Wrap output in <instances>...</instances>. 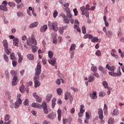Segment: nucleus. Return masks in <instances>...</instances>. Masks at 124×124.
Instances as JSON below:
<instances>
[{"label": "nucleus", "mask_w": 124, "mask_h": 124, "mask_svg": "<svg viewBox=\"0 0 124 124\" xmlns=\"http://www.w3.org/2000/svg\"><path fill=\"white\" fill-rule=\"evenodd\" d=\"M76 49V45L75 44H73L71 46L70 50L72 51H73Z\"/></svg>", "instance_id": "obj_30"}, {"label": "nucleus", "mask_w": 124, "mask_h": 124, "mask_svg": "<svg viewBox=\"0 0 124 124\" xmlns=\"http://www.w3.org/2000/svg\"><path fill=\"white\" fill-rule=\"evenodd\" d=\"M3 57H4V60L6 62H8L9 61V59H8V56H7V55L6 54H3Z\"/></svg>", "instance_id": "obj_34"}, {"label": "nucleus", "mask_w": 124, "mask_h": 124, "mask_svg": "<svg viewBox=\"0 0 124 124\" xmlns=\"http://www.w3.org/2000/svg\"><path fill=\"white\" fill-rule=\"evenodd\" d=\"M106 35L107 37H111V36L113 35V32L110 31V30H108L106 32Z\"/></svg>", "instance_id": "obj_21"}, {"label": "nucleus", "mask_w": 124, "mask_h": 124, "mask_svg": "<svg viewBox=\"0 0 124 124\" xmlns=\"http://www.w3.org/2000/svg\"><path fill=\"white\" fill-rule=\"evenodd\" d=\"M103 86H104L105 89H109V87L108 86V83L106 81H104L102 82Z\"/></svg>", "instance_id": "obj_26"}, {"label": "nucleus", "mask_w": 124, "mask_h": 124, "mask_svg": "<svg viewBox=\"0 0 124 124\" xmlns=\"http://www.w3.org/2000/svg\"><path fill=\"white\" fill-rule=\"evenodd\" d=\"M95 55L98 57L101 56V51H100L99 50H97V51L95 52Z\"/></svg>", "instance_id": "obj_43"}, {"label": "nucleus", "mask_w": 124, "mask_h": 124, "mask_svg": "<svg viewBox=\"0 0 124 124\" xmlns=\"http://www.w3.org/2000/svg\"><path fill=\"white\" fill-rule=\"evenodd\" d=\"M48 26L49 29H50L51 30H53L54 31H58V23L56 22H51V21L48 22Z\"/></svg>", "instance_id": "obj_3"}, {"label": "nucleus", "mask_w": 124, "mask_h": 124, "mask_svg": "<svg viewBox=\"0 0 124 124\" xmlns=\"http://www.w3.org/2000/svg\"><path fill=\"white\" fill-rule=\"evenodd\" d=\"M114 123V119L113 118H109L108 121V123L109 124H112Z\"/></svg>", "instance_id": "obj_47"}, {"label": "nucleus", "mask_w": 124, "mask_h": 124, "mask_svg": "<svg viewBox=\"0 0 124 124\" xmlns=\"http://www.w3.org/2000/svg\"><path fill=\"white\" fill-rule=\"evenodd\" d=\"M0 10H3V11H7L8 9L6 7V6L1 5L0 6Z\"/></svg>", "instance_id": "obj_27"}, {"label": "nucleus", "mask_w": 124, "mask_h": 124, "mask_svg": "<svg viewBox=\"0 0 124 124\" xmlns=\"http://www.w3.org/2000/svg\"><path fill=\"white\" fill-rule=\"evenodd\" d=\"M106 67L110 71H112V72H114L116 70V67L115 66H110L108 64L106 65Z\"/></svg>", "instance_id": "obj_12"}, {"label": "nucleus", "mask_w": 124, "mask_h": 124, "mask_svg": "<svg viewBox=\"0 0 124 124\" xmlns=\"http://www.w3.org/2000/svg\"><path fill=\"white\" fill-rule=\"evenodd\" d=\"M31 106L33 108H42V105L37 103H33L31 104Z\"/></svg>", "instance_id": "obj_13"}, {"label": "nucleus", "mask_w": 124, "mask_h": 124, "mask_svg": "<svg viewBox=\"0 0 124 124\" xmlns=\"http://www.w3.org/2000/svg\"><path fill=\"white\" fill-rule=\"evenodd\" d=\"M10 74H11V75H15V76L17 75V73L16 72V71H14V70L11 71Z\"/></svg>", "instance_id": "obj_48"}, {"label": "nucleus", "mask_w": 124, "mask_h": 124, "mask_svg": "<svg viewBox=\"0 0 124 124\" xmlns=\"http://www.w3.org/2000/svg\"><path fill=\"white\" fill-rule=\"evenodd\" d=\"M31 85H32V81H29L27 83V86L28 87L31 86Z\"/></svg>", "instance_id": "obj_63"}, {"label": "nucleus", "mask_w": 124, "mask_h": 124, "mask_svg": "<svg viewBox=\"0 0 124 124\" xmlns=\"http://www.w3.org/2000/svg\"><path fill=\"white\" fill-rule=\"evenodd\" d=\"M51 59H48L47 61L51 65H55L56 64V62H57V60L55 58H51Z\"/></svg>", "instance_id": "obj_10"}, {"label": "nucleus", "mask_w": 124, "mask_h": 124, "mask_svg": "<svg viewBox=\"0 0 124 124\" xmlns=\"http://www.w3.org/2000/svg\"><path fill=\"white\" fill-rule=\"evenodd\" d=\"M91 42H93V43L98 42V38L96 37H93V38L91 39Z\"/></svg>", "instance_id": "obj_31"}, {"label": "nucleus", "mask_w": 124, "mask_h": 124, "mask_svg": "<svg viewBox=\"0 0 124 124\" xmlns=\"http://www.w3.org/2000/svg\"><path fill=\"white\" fill-rule=\"evenodd\" d=\"M74 13L75 16H77L78 15V11H77V9L75 8L73 9Z\"/></svg>", "instance_id": "obj_49"}, {"label": "nucleus", "mask_w": 124, "mask_h": 124, "mask_svg": "<svg viewBox=\"0 0 124 124\" xmlns=\"http://www.w3.org/2000/svg\"><path fill=\"white\" fill-rule=\"evenodd\" d=\"M17 80H18V78H17L16 76H14L12 82L13 86H16V85H17Z\"/></svg>", "instance_id": "obj_15"}, {"label": "nucleus", "mask_w": 124, "mask_h": 124, "mask_svg": "<svg viewBox=\"0 0 124 124\" xmlns=\"http://www.w3.org/2000/svg\"><path fill=\"white\" fill-rule=\"evenodd\" d=\"M118 115H119V111H118V109H114L113 111L112 116H118Z\"/></svg>", "instance_id": "obj_33"}, {"label": "nucleus", "mask_w": 124, "mask_h": 124, "mask_svg": "<svg viewBox=\"0 0 124 124\" xmlns=\"http://www.w3.org/2000/svg\"><path fill=\"white\" fill-rule=\"evenodd\" d=\"M52 39H53V42L52 43L53 44H57V34H54L52 36Z\"/></svg>", "instance_id": "obj_16"}, {"label": "nucleus", "mask_w": 124, "mask_h": 124, "mask_svg": "<svg viewBox=\"0 0 124 124\" xmlns=\"http://www.w3.org/2000/svg\"><path fill=\"white\" fill-rule=\"evenodd\" d=\"M47 29H48L47 25H45L41 28L40 31L42 32H45V31H47Z\"/></svg>", "instance_id": "obj_17"}, {"label": "nucleus", "mask_w": 124, "mask_h": 124, "mask_svg": "<svg viewBox=\"0 0 124 124\" xmlns=\"http://www.w3.org/2000/svg\"><path fill=\"white\" fill-rule=\"evenodd\" d=\"M86 10H90V4H87L85 7Z\"/></svg>", "instance_id": "obj_61"}, {"label": "nucleus", "mask_w": 124, "mask_h": 124, "mask_svg": "<svg viewBox=\"0 0 124 124\" xmlns=\"http://www.w3.org/2000/svg\"><path fill=\"white\" fill-rule=\"evenodd\" d=\"M48 58L49 59H53V56L54 55V53H53V51H48Z\"/></svg>", "instance_id": "obj_35"}, {"label": "nucleus", "mask_w": 124, "mask_h": 124, "mask_svg": "<svg viewBox=\"0 0 124 124\" xmlns=\"http://www.w3.org/2000/svg\"><path fill=\"white\" fill-rule=\"evenodd\" d=\"M66 15L63 13H62L61 15L62 17L63 18V22L66 23V24H68V23H69V19H68L67 18H69V19H71V18H72V15L70 13V10L69 9H66Z\"/></svg>", "instance_id": "obj_2"}, {"label": "nucleus", "mask_w": 124, "mask_h": 124, "mask_svg": "<svg viewBox=\"0 0 124 124\" xmlns=\"http://www.w3.org/2000/svg\"><path fill=\"white\" fill-rule=\"evenodd\" d=\"M10 59L12 60L13 61H16L17 60V58H16V57H15V54H14V53L12 52L11 53Z\"/></svg>", "instance_id": "obj_24"}, {"label": "nucleus", "mask_w": 124, "mask_h": 124, "mask_svg": "<svg viewBox=\"0 0 124 124\" xmlns=\"http://www.w3.org/2000/svg\"><path fill=\"white\" fill-rule=\"evenodd\" d=\"M65 100H67L68 98L70 99L71 100H73V98H72V96L71 95V93H68L66 92L65 93Z\"/></svg>", "instance_id": "obj_8"}, {"label": "nucleus", "mask_w": 124, "mask_h": 124, "mask_svg": "<svg viewBox=\"0 0 124 124\" xmlns=\"http://www.w3.org/2000/svg\"><path fill=\"white\" fill-rule=\"evenodd\" d=\"M59 31L60 33H61V34H62V33H63V30L62 28H60L59 29Z\"/></svg>", "instance_id": "obj_55"}, {"label": "nucleus", "mask_w": 124, "mask_h": 124, "mask_svg": "<svg viewBox=\"0 0 124 124\" xmlns=\"http://www.w3.org/2000/svg\"><path fill=\"white\" fill-rule=\"evenodd\" d=\"M42 107L43 108L44 113H45V114H47L48 113H49L48 108H47V104H46V102H43L42 104Z\"/></svg>", "instance_id": "obj_7"}, {"label": "nucleus", "mask_w": 124, "mask_h": 124, "mask_svg": "<svg viewBox=\"0 0 124 124\" xmlns=\"http://www.w3.org/2000/svg\"><path fill=\"white\" fill-rule=\"evenodd\" d=\"M56 84L57 85H61V79H60V78L56 80Z\"/></svg>", "instance_id": "obj_59"}, {"label": "nucleus", "mask_w": 124, "mask_h": 124, "mask_svg": "<svg viewBox=\"0 0 124 124\" xmlns=\"http://www.w3.org/2000/svg\"><path fill=\"white\" fill-rule=\"evenodd\" d=\"M110 55L114 57V58H115V59H118V58H119V57L117 55H116L115 54H114L112 52L110 53Z\"/></svg>", "instance_id": "obj_53"}, {"label": "nucleus", "mask_w": 124, "mask_h": 124, "mask_svg": "<svg viewBox=\"0 0 124 124\" xmlns=\"http://www.w3.org/2000/svg\"><path fill=\"white\" fill-rule=\"evenodd\" d=\"M5 74L7 78H9V72H8L7 71H5Z\"/></svg>", "instance_id": "obj_60"}, {"label": "nucleus", "mask_w": 124, "mask_h": 124, "mask_svg": "<svg viewBox=\"0 0 124 124\" xmlns=\"http://www.w3.org/2000/svg\"><path fill=\"white\" fill-rule=\"evenodd\" d=\"M13 44L15 46H17L18 47V44L19 43V40L17 38H15L13 40Z\"/></svg>", "instance_id": "obj_19"}, {"label": "nucleus", "mask_w": 124, "mask_h": 124, "mask_svg": "<svg viewBox=\"0 0 124 124\" xmlns=\"http://www.w3.org/2000/svg\"><path fill=\"white\" fill-rule=\"evenodd\" d=\"M19 90H20V93H25V86H24V85H22L20 87Z\"/></svg>", "instance_id": "obj_36"}, {"label": "nucleus", "mask_w": 124, "mask_h": 124, "mask_svg": "<svg viewBox=\"0 0 124 124\" xmlns=\"http://www.w3.org/2000/svg\"><path fill=\"white\" fill-rule=\"evenodd\" d=\"M9 119H10V115H9V114H6V115H5L4 116V120L6 122H7V121H9Z\"/></svg>", "instance_id": "obj_39"}, {"label": "nucleus", "mask_w": 124, "mask_h": 124, "mask_svg": "<svg viewBox=\"0 0 124 124\" xmlns=\"http://www.w3.org/2000/svg\"><path fill=\"white\" fill-rule=\"evenodd\" d=\"M84 15H85L86 17H87V18H89L90 16V13H89V11H88V10H86L84 12Z\"/></svg>", "instance_id": "obj_44"}, {"label": "nucleus", "mask_w": 124, "mask_h": 124, "mask_svg": "<svg viewBox=\"0 0 124 124\" xmlns=\"http://www.w3.org/2000/svg\"><path fill=\"white\" fill-rule=\"evenodd\" d=\"M27 44L28 46H32V45H36V44H37V42H36V40H35L34 35H32L31 38L27 40Z\"/></svg>", "instance_id": "obj_5"}, {"label": "nucleus", "mask_w": 124, "mask_h": 124, "mask_svg": "<svg viewBox=\"0 0 124 124\" xmlns=\"http://www.w3.org/2000/svg\"><path fill=\"white\" fill-rule=\"evenodd\" d=\"M22 40H23V41H26V40H27V36L23 35L22 37Z\"/></svg>", "instance_id": "obj_58"}, {"label": "nucleus", "mask_w": 124, "mask_h": 124, "mask_svg": "<svg viewBox=\"0 0 124 124\" xmlns=\"http://www.w3.org/2000/svg\"><path fill=\"white\" fill-rule=\"evenodd\" d=\"M91 70L93 71V72H96V71H97V67L95 66H92L91 67Z\"/></svg>", "instance_id": "obj_42"}, {"label": "nucleus", "mask_w": 124, "mask_h": 124, "mask_svg": "<svg viewBox=\"0 0 124 124\" xmlns=\"http://www.w3.org/2000/svg\"><path fill=\"white\" fill-rule=\"evenodd\" d=\"M56 101H57V99L53 98L52 100V107L53 109L55 108V106H56Z\"/></svg>", "instance_id": "obj_25"}, {"label": "nucleus", "mask_w": 124, "mask_h": 124, "mask_svg": "<svg viewBox=\"0 0 124 124\" xmlns=\"http://www.w3.org/2000/svg\"><path fill=\"white\" fill-rule=\"evenodd\" d=\"M27 58L29 60H30V61H33L34 59V57L32 54H28L27 55Z\"/></svg>", "instance_id": "obj_28"}, {"label": "nucleus", "mask_w": 124, "mask_h": 124, "mask_svg": "<svg viewBox=\"0 0 124 124\" xmlns=\"http://www.w3.org/2000/svg\"><path fill=\"white\" fill-rule=\"evenodd\" d=\"M108 74L113 77H117V76H121L122 75V73L121 72V70L119 68L117 69L116 73L115 72H109Z\"/></svg>", "instance_id": "obj_6"}, {"label": "nucleus", "mask_w": 124, "mask_h": 124, "mask_svg": "<svg viewBox=\"0 0 124 124\" xmlns=\"http://www.w3.org/2000/svg\"><path fill=\"white\" fill-rule=\"evenodd\" d=\"M63 5L64 7L66 8V9H67L69 6V3H65L64 4H63Z\"/></svg>", "instance_id": "obj_51"}, {"label": "nucleus", "mask_w": 124, "mask_h": 124, "mask_svg": "<svg viewBox=\"0 0 124 124\" xmlns=\"http://www.w3.org/2000/svg\"><path fill=\"white\" fill-rule=\"evenodd\" d=\"M99 70H100V71H103L104 68H103V67H102V66H100L98 68Z\"/></svg>", "instance_id": "obj_62"}, {"label": "nucleus", "mask_w": 124, "mask_h": 124, "mask_svg": "<svg viewBox=\"0 0 124 124\" xmlns=\"http://www.w3.org/2000/svg\"><path fill=\"white\" fill-rule=\"evenodd\" d=\"M12 64L13 66H14V67H15V66L17 65V61H16V60H13Z\"/></svg>", "instance_id": "obj_46"}, {"label": "nucleus", "mask_w": 124, "mask_h": 124, "mask_svg": "<svg viewBox=\"0 0 124 124\" xmlns=\"http://www.w3.org/2000/svg\"><path fill=\"white\" fill-rule=\"evenodd\" d=\"M95 79V78L94 77H93L90 75L88 77V82H89L90 83H91V82H93Z\"/></svg>", "instance_id": "obj_20"}, {"label": "nucleus", "mask_w": 124, "mask_h": 124, "mask_svg": "<svg viewBox=\"0 0 124 124\" xmlns=\"http://www.w3.org/2000/svg\"><path fill=\"white\" fill-rule=\"evenodd\" d=\"M57 93L59 95H61L62 93V89L61 88H59L57 89Z\"/></svg>", "instance_id": "obj_32"}, {"label": "nucleus", "mask_w": 124, "mask_h": 124, "mask_svg": "<svg viewBox=\"0 0 124 124\" xmlns=\"http://www.w3.org/2000/svg\"><path fill=\"white\" fill-rule=\"evenodd\" d=\"M23 105L25 106L29 105V100L28 99H26L25 102L23 103Z\"/></svg>", "instance_id": "obj_50"}, {"label": "nucleus", "mask_w": 124, "mask_h": 124, "mask_svg": "<svg viewBox=\"0 0 124 124\" xmlns=\"http://www.w3.org/2000/svg\"><path fill=\"white\" fill-rule=\"evenodd\" d=\"M17 15L18 17H22V16H23L24 15L23 14V13L21 12H18L17 13Z\"/></svg>", "instance_id": "obj_52"}, {"label": "nucleus", "mask_w": 124, "mask_h": 124, "mask_svg": "<svg viewBox=\"0 0 124 124\" xmlns=\"http://www.w3.org/2000/svg\"><path fill=\"white\" fill-rule=\"evenodd\" d=\"M96 91H94L92 95L91 96V98L92 99H96V98H97V96H96Z\"/></svg>", "instance_id": "obj_23"}, {"label": "nucleus", "mask_w": 124, "mask_h": 124, "mask_svg": "<svg viewBox=\"0 0 124 124\" xmlns=\"http://www.w3.org/2000/svg\"><path fill=\"white\" fill-rule=\"evenodd\" d=\"M47 118L50 120H54L56 118V115L53 113H50L47 115Z\"/></svg>", "instance_id": "obj_22"}, {"label": "nucleus", "mask_w": 124, "mask_h": 124, "mask_svg": "<svg viewBox=\"0 0 124 124\" xmlns=\"http://www.w3.org/2000/svg\"><path fill=\"white\" fill-rule=\"evenodd\" d=\"M82 33H83L84 34H86V33L87 32V31L86 30V27H85V26H83L82 27Z\"/></svg>", "instance_id": "obj_41"}, {"label": "nucleus", "mask_w": 124, "mask_h": 124, "mask_svg": "<svg viewBox=\"0 0 124 124\" xmlns=\"http://www.w3.org/2000/svg\"><path fill=\"white\" fill-rule=\"evenodd\" d=\"M3 46L4 47V51L6 54L7 55H10V53L12 52V50L10 48H8V43L7 40H5L2 41Z\"/></svg>", "instance_id": "obj_4"}, {"label": "nucleus", "mask_w": 124, "mask_h": 124, "mask_svg": "<svg viewBox=\"0 0 124 124\" xmlns=\"http://www.w3.org/2000/svg\"><path fill=\"white\" fill-rule=\"evenodd\" d=\"M21 104H22V100H21V98H19L18 99V101L15 102V109H17V108H19Z\"/></svg>", "instance_id": "obj_9"}, {"label": "nucleus", "mask_w": 124, "mask_h": 124, "mask_svg": "<svg viewBox=\"0 0 124 124\" xmlns=\"http://www.w3.org/2000/svg\"><path fill=\"white\" fill-rule=\"evenodd\" d=\"M37 26H38V22H35L30 24L29 28H30V29H32L33 28L36 27Z\"/></svg>", "instance_id": "obj_18"}, {"label": "nucleus", "mask_w": 124, "mask_h": 124, "mask_svg": "<svg viewBox=\"0 0 124 124\" xmlns=\"http://www.w3.org/2000/svg\"><path fill=\"white\" fill-rule=\"evenodd\" d=\"M37 51V47L35 46H32V52L33 53H35Z\"/></svg>", "instance_id": "obj_38"}, {"label": "nucleus", "mask_w": 124, "mask_h": 124, "mask_svg": "<svg viewBox=\"0 0 124 124\" xmlns=\"http://www.w3.org/2000/svg\"><path fill=\"white\" fill-rule=\"evenodd\" d=\"M53 97V94L52 93H48L46 95V102H50L51 98Z\"/></svg>", "instance_id": "obj_14"}, {"label": "nucleus", "mask_w": 124, "mask_h": 124, "mask_svg": "<svg viewBox=\"0 0 124 124\" xmlns=\"http://www.w3.org/2000/svg\"><path fill=\"white\" fill-rule=\"evenodd\" d=\"M57 112L58 114V120L59 121H61V117H62V110L59 109Z\"/></svg>", "instance_id": "obj_29"}, {"label": "nucleus", "mask_w": 124, "mask_h": 124, "mask_svg": "<svg viewBox=\"0 0 124 124\" xmlns=\"http://www.w3.org/2000/svg\"><path fill=\"white\" fill-rule=\"evenodd\" d=\"M70 112L71 114H74L75 113V108H73L71 109Z\"/></svg>", "instance_id": "obj_56"}, {"label": "nucleus", "mask_w": 124, "mask_h": 124, "mask_svg": "<svg viewBox=\"0 0 124 124\" xmlns=\"http://www.w3.org/2000/svg\"><path fill=\"white\" fill-rule=\"evenodd\" d=\"M3 124H11V121L9 120L8 122H4Z\"/></svg>", "instance_id": "obj_64"}, {"label": "nucleus", "mask_w": 124, "mask_h": 124, "mask_svg": "<svg viewBox=\"0 0 124 124\" xmlns=\"http://www.w3.org/2000/svg\"><path fill=\"white\" fill-rule=\"evenodd\" d=\"M19 58L18 59V62L19 63H21L22 61H23V56H20L19 57Z\"/></svg>", "instance_id": "obj_54"}, {"label": "nucleus", "mask_w": 124, "mask_h": 124, "mask_svg": "<svg viewBox=\"0 0 124 124\" xmlns=\"http://www.w3.org/2000/svg\"><path fill=\"white\" fill-rule=\"evenodd\" d=\"M98 114L99 115L100 120L103 119V110H102V108H100L98 109Z\"/></svg>", "instance_id": "obj_11"}, {"label": "nucleus", "mask_w": 124, "mask_h": 124, "mask_svg": "<svg viewBox=\"0 0 124 124\" xmlns=\"http://www.w3.org/2000/svg\"><path fill=\"white\" fill-rule=\"evenodd\" d=\"M58 11L57 10H55L54 13H53V17L54 18H57V16H58Z\"/></svg>", "instance_id": "obj_45"}, {"label": "nucleus", "mask_w": 124, "mask_h": 124, "mask_svg": "<svg viewBox=\"0 0 124 124\" xmlns=\"http://www.w3.org/2000/svg\"><path fill=\"white\" fill-rule=\"evenodd\" d=\"M36 101L39 103H40L42 102V98L38 96L37 98H36Z\"/></svg>", "instance_id": "obj_40"}, {"label": "nucleus", "mask_w": 124, "mask_h": 124, "mask_svg": "<svg viewBox=\"0 0 124 124\" xmlns=\"http://www.w3.org/2000/svg\"><path fill=\"white\" fill-rule=\"evenodd\" d=\"M93 76H95V77H96L97 78H99V75L98 74V73L95 72L93 74Z\"/></svg>", "instance_id": "obj_57"}, {"label": "nucleus", "mask_w": 124, "mask_h": 124, "mask_svg": "<svg viewBox=\"0 0 124 124\" xmlns=\"http://www.w3.org/2000/svg\"><path fill=\"white\" fill-rule=\"evenodd\" d=\"M86 10V8L84 6H82L80 7V10L82 12L81 15H85V10Z\"/></svg>", "instance_id": "obj_37"}, {"label": "nucleus", "mask_w": 124, "mask_h": 124, "mask_svg": "<svg viewBox=\"0 0 124 124\" xmlns=\"http://www.w3.org/2000/svg\"><path fill=\"white\" fill-rule=\"evenodd\" d=\"M41 73V64L40 62H38L36 68L35 69V75L33 78L34 80V87L35 88H37L40 86V82L38 81L39 80V75Z\"/></svg>", "instance_id": "obj_1"}]
</instances>
